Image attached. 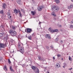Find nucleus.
Masks as SVG:
<instances>
[{"label":"nucleus","mask_w":73,"mask_h":73,"mask_svg":"<svg viewBox=\"0 0 73 73\" xmlns=\"http://www.w3.org/2000/svg\"><path fill=\"white\" fill-rule=\"evenodd\" d=\"M7 44H8V42L6 41L5 45L3 44L0 43V47L1 48H3L5 47L4 46H7Z\"/></svg>","instance_id":"nucleus-1"},{"label":"nucleus","mask_w":73,"mask_h":73,"mask_svg":"<svg viewBox=\"0 0 73 73\" xmlns=\"http://www.w3.org/2000/svg\"><path fill=\"white\" fill-rule=\"evenodd\" d=\"M54 10L56 12H57V11L59 10V7H58L56 6L54 9Z\"/></svg>","instance_id":"nucleus-2"},{"label":"nucleus","mask_w":73,"mask_h":73,"mask_svg":"<svg viewBox=\"0 0 73 73\" xmlns=\"http://www.w3.org/2000/svg\"><path fill=\"white\" fill-rule=\"evenodd\" d=\"M32 31V29L29 28L27 29V33H31Z\"/></svg>","instance_id":"nucleus-3"},{"label":"nucleus","mask_w":73,"mask_h":73,"mask_svg":"<svg viewBox=\"0 0 73 73\" xmlns=\"http://www.w3.org/2000/svg\"><path fill=\"white\" fill-rule=\"evenodd\" d=\"M17 35V32H16L15 31H14L13 32V33H12V34H11V36H15L16 35Z\"/></svg>","instance_id":"nucleus-4"},{"label":"nucleus","mask_w":73,"mask_h":73,"mask_svg":"<svg viewBox=\"0 0 73 73\" xmlns=\"http://www.w3.org/2000/svg\"><path fill=\"white\" fill-rule=\"evenodd\" d=\"M42 7L41 6H39L38 8V11H41L42 10Z\"/></svg>","instance_id":"nucleus-5"},{"label":"nucleus","mask_w":73,"mask_h":73,"mask_svg":"<svg viewBox=\"0 0 73 73\" xmlns=\"http://www.w3.org/2000/svg\"><path fill=\"white\" fill-rule=\"evenodd\" d=\"M46 38H48V39H50V36L48 34L46 35Z\"/></svg>","instance_id":"nucleus-6"},{"label":"nucleus","mask_w":73,"mask_h":73,"mask_svg":"<svg viewBox=\"0 0 73 73\" xmlns=\"http://www.w3.org/2000/svg\"><path fill=\"white\" fill-rule=\"evenodd\" d=\"M14 13H15L18 14V13H19V12H20V10H17L15 9L14 10Z\"/></svg>","instance_id":"nucleus-7"},{"label":"nucleus","mask_w":73,"mask_h":73,"mask_svg":"<svg viewBox=\"0 0 73 73\" xmlns=\"http://www.w3.org/2000/svg\"><path fill=\"white\" fill-rule=\"evenodd\" d=\"M20 52H21V53L23 54V53L24 52V48H21L20 50Z\"/></svg>","instance_id":"nucleus-8"},{"label":"nucleus","mask_w":73,"mask_h":73,"mask_svg":"<svg viewBox=\"0 0 73 73\" xmlns=\"http://www.w3.org/2000/svg\"><path fill=\"white\" fill-rule=\"evenodd\" d=\"M49 31H50L51 33H53V29H52V28L50 27L48 29Z\"/></svg>","instance_id":"nucleus-9"},{"label":"nucleus","mask_w":73,"mask_h":73,"mask_svg":"<svg viewBox=\"0 0 73 73\" xmlns=\"http://www.w3.org/2000/svg\"><path fill=\"white\" fill-rule=\"evenodd\" d=\"M49 31H50L51 33H53V29H52V28L50 27L48 29Z\"/></svg>","instance_id":"nucleus-10"},{"label":"nucleus","mask_w":73,"mask_h":73,"mask_svg":"<svg viewBox=\"0 0 73 73\" xmlns=\"http://www.w3.org/2000/svg\"><path fill=\"white\" fill-rule=\"evenodd\" d=\"M17 26H11V28L13 30H15L16 28H17Z\"/></svg>","instance_id":"nucleus-11"},{"label":"nucleus","mask_w":73,"mask_h":73,"mask_svg":"<svg viewBox=\"0 0 73 73\" xmlns=\"http://www.w3.org/2000/svg\"><path fill=\"white\" fill-rule=\"evenodd\" d=\"M5 7H6V4L4 3L3 4L2 7L3 9H5Z\"/></svg>","instance_id":"nucleus-12"},{"label":"nucleus","mask_w":73,"mask_h":73,"mask_svg":"<svg viewBox=\"0 0 73 73\" xmlns=\"http://www.w3.org/2000/svg\"><path fill=\"white\" fill-rule=\"evenodd\" d=\"M13 32V30H12V29H11L9 31V33H10V34H11V35Z\"/></svg>","instance_id":"nucleus-13"},{"label":"nucleus","mask_w":73,"mask_h":73,"mask_svg":"<svg viewBox=\"0 0 73 73\" xmlns=\"http://www.w3.org/2000/svg\"><path fill=\"white\" fill-rule=\"evenodd\" d=\"M52 15V16H56V14H55V13H54V12L53 11V12L51 13Z\"/></svg>","instance_id":"nucleus-14"},{"label":"nucleus","mask_w":73,"mask_h":73,"mask_svg":"<svg viewBox=\"0 0 73 73\" xmlns=\"http://www.w3.org/2000/svg\"><path fill=\"white\" fill-rule=\"evenodd\" d=\"M38 58L39 60H41V61H43V60H44L43 58H41L40 56H38Z\"/></svg>","instance_id":"nucleus-15"},{"label":"nucleus","mask_w":73,"mask_h":73,"mask_svg":"<svg viewBox=\"0 0 73 73\" xmlns=\"http://www.w3.org/2000/svg\"><path fill=\"white\" fill-rule=\"evenodd\" d=\"M55 1L57 4L60 3V1L59 0H55Z\"/></svg>","instance_id":"nucleus-16"},{"label":"nucleus","mask_w":73,"mask_h":73,"mask_svg":"<svg viewBox=\"0 0 73 73\" xmlns=\"http://www.w3.org/2000/svg\"><path fill=\"white\" fill-rule=\"evenodd\" d=\"M31 13L32 15H35V14L36 13V12L35 11H31Z\"/></svg>","instance_id":"nucleus-17"},{"label":"nucleus","mask_w":73,"mask_h":73,"mask_svg":"<svg viewBox=\"0 0 73 73\" xmlns=\"http://www.w3.org/2000/svg\"><path fill=\"white\" fill-rule=\"evenodd\" d=\"M34 72L35 73H39L40 71H39V69L38 68H37V71L35 70Z\"/></svg>","instance_id":"nucleus-18"},{"label":"nucleus","mask_w":73,"mask_h":73,"mask_svg":"<svg viewBox=\"0 0 73 73\" xmlns=\"http://www.w3.org/2000/svg\"><path fill=\"white\" fill-rule=\"evenodd\" d=\"M32 68L33 69V70H36V66H33L32 67Z\"/></svg>","instance_id":"nucleus-19"},{"label":"nucleus","mask_w":73,"mask_h":73,"mask_svg":"<svg viewBox=\"0 0 73 73\" xmlns=\"http://www.w3.org/2000/svg\"><path fill=\"white\" fill-rule=\"evenodd\" d=\"M3 39L4 40H6L7 41L8 39V36H7L6 37H4Z\"/></svg>","instance_id":"nucleus-20"},{"label":"nucleus","mask_w":73,"mask_h":73,"mask_svg":"<svg viewBox=\"0 0 73 73\" xmlns=\"http://www.w3.org/2000/svg\"><path fill=\"white\" fill-rule=\"evenodd\" d=\"M3 69L5 70L6 71L7 70V66H4V68H3Z\"/></svg>","instance_id":"nucleus-21"},{"label":"nucleus","mask_w":73,"mask_h":73,"mask_svg":"<svg viewBox=\"0 0 73 73\" xmlns=\"http://www.w3.org/2000/svg\"><path fill=\"white\" fill-rule=\"evenodd\" d=\"M58 31V30L57 29H56L55 30H53V33L54 32H57Z\"/></svg>","instance_id":"nucleus-22"},{"label":"nucleus","mask_w":73,"mask_h":73,"mask_svg":"<svg viewBox=\"0 0 73 73\" xmlns=\"http://www.w3.org/2000/svg\"><path fill=\"white\" fill-rule=\"evenodd\" d=\"M10 70H11V71L12 72H14V70H13L12 69V67H10Z\"/></svg>","instance_id":"nucleus-23"},{"label":"nucleus","mask_w":73,"mask_h":73,"mask_svg":"<svg viewBox=\"0 0 73 73\" xmlns=\"http://www.w3.org/2000/svg\"><path fill=\"white\" fill-rule=\"evenodd\" d=\"M19 16L21 17H22V14H21V11H20L19 12Z\"/></svg>","instance_id":"nucleus-24"},{"label":"nucleus","mask_w":73,"mask_h":73,"mask_svg":"<svg viewBox=\"0 0 73 73\" xmlns=\"http://www.w3.org/2000/svg\"><path fill=\"white\" fill-rule=\"evenodd\" d=\"M57 56L58 57H61V55L59 54H57Z\"/></svg>","instance_id":"nucleus-25"},{"label":"nucleus","mask_w":73,"mask_h":73,"mask_svg":"<svg viewBox=\"0 0 73 73\" xmlns=\"http://www.w3.org/2000/svg\"><path fill=\"white\" fill-rule=\"evenodd\" d=\"M3 13H4V11L2 10L0 11V13L1 14H3Z\"/></svg>","instance_id":"nucleus-26"},{"label":"nucleus","mask_w":73,"mask_h":73,"mask_svg":"<svg viewBox=\"0 0 73 73\" xmlns=\"http://www.w3.org/2000/svg\"><path fill=\"white\" fill-rule=\"evenodd\" d=\"M69 60L70 61H72V58H71V57H70V56H69Z\"/></svg>","instance_id":"nucleus-27"},{"label":"nucleus","mask_w":73,"mask_h":73,"mask_svg":"<svg viewBox=\"0 0 73 73\" xmlns=\"http://www.w3.org/2000/svg\"><path fill=\"white\" fill-rule=\"evenodd\" d=\"M28 38L29 39V40H32V36H29L28 37Z\"/></svg>","instance_id":"nucleus-28"},{"label":"nucleus","mask_w":73,"mask_h":73,"mask_svg":"<svg viewBox=\"0 0 73 73\" xmlns=\"http://www.w3.org/2000/svg\"><path fill=\"white\" fill-rule=\"evenodd\" d=\"M32 36L33 37H34L36 36V34L35 33H33V34H32Z\"/></svg>","instance_id":"nucleus-29"},{"label":"nucleus","mask_w":73,"mask_h":73,"mask_svg":"<svg viewBox=\"0 0 73 73\" xmlns=\"http://www.w3.org/2000/svg\"><path fill=\"white\" fill-rule=\"evenodd\" d=\"M8 62L9 64H11V62L9 59H8Z\"/></svg>","instance_id":"nucleus-30"},{"label":"nucleus","mask_w":73,"mask_h":73,"mask_svg":"<svg viewBox=\"0 0 73 73\" xmlns=\"http://www.w3.org/2000/svg\"><path fill=\"white\" fill-rule=\"evenodd\" d=\"M73 7V5L72 4H71V5L70 6V8H72Z\"/></svg>","instance_id":"nucleus-31"},{"label":"nucleus","mask_w":73,"mask_h":73,"mask_svg":"<svg viewBox=\"0 0 73 73\" xmlns=\"http://www.w3.org/2000/svg\"><path fill=\"white\" fill-rule=\"evenodd\" d=\"M18 46L19 47V48H20V46H21V44H20L19 43L18 44Z\"/></svg>","instance_id":"nucleus-32"},{"label":"nucleus","mask_w":73,"mask_h":73,"mask_svg":"<svg viewBox=\"0 0 73 73\" xmlns=\"http://www.w3.org/2000/svg\"><path fill=\"white\" fill-rule=\"evenodd\" d=\"M2 60H3V57H0V61H2Z\"/></svg>","instance_id":"nucleus-33"},{"label":"nucleus","mask_w":73,"mask_h":73,"mask_svg":"<svg viewBox=\"0 0 73 73\" xmlns=\"http://www.w3.org/2000/svg\"><path fill=\"white\" fill-rule=\"evenodd\" d=\"M7 15L8 16H10L11 15V13H10L9 12H8V13H7Z\"/></svg>","instance_id":"nucleus-34"},{"label":"nucleus","mask_w":73,"mask_h":73,"mask_svg":"<svg viewBox=\"0 0 73 73\" xmlns=\"http://www.w3.org/2000/svg\"><path fill=\"white\" fill-rule=\"evenodd\" d=\"M56 67H58V65H60V64H59L58 63L56 65Z\"/></svg>","instance_id":"nucleus-35"},{"label":"nucleus","mask_w":73,"mask_h":73,"mask_svg":"<svg viewBox=\"0 0 73 73\" xmlns=\"http://www.w3.org/2000/svg\"><path fill=\"white\" fill-rule=\"evenodd\" d=\"M18 2H18V4H20V3H21V1H20V0H18Z\"/></svg>","instance_id":"nucleus-36"},{"label":"nucleus","mask_w":73,"mask_h":73,"mask_svg":"<svg viewBox=\"0 0 73 73\" xmlns=\"http://www.w3.org/2000/svg\"><path fill=\"white\" fill-rule=\"evenodd\" d=\"M70 28H73V25H71L70 26Z\"/></svg>","instance_id":"nucleus-37"},{"label":"nucleus","mask_w":73,"mask_h":73,"mask_svg":"<svg viewBox=\"0 0 73 73\" xmlns=\"http://www.w3.org/2000/svg\"><path fill=\"white\" fill-rule=\"evenodd\" d=\"M50 47L51 48H52V49H53V46L52 45L50 46Z\"/></svg>","instance_id":"nucleus-38"},{"label":"nucleus","mask_w":73,"mask_h":73,"mask_svg":"<svg viewBox=\"0 0 73 73\" xmlns=\"http://www.w3.org/2000/svg\"><path fill=\"white\" fill-rule=\"evenodd\" d=\"M46 49H49V46H46Z\"/></svg>","instance_id":"nucleus-39"},{"label":"nucleus","mask_w":73,"mask_h":73,"mask_svg":"<svg viewBox=\"0 0 73 73\" xmlns=\"http://www.w3.org/2000/svg\"><path fill=\"white\" fill-rule=\"evenodd\" d=\"M1 35H3V34H2V33L0 34V37H1Z\"/></svg>","instance_id":"nucleus-40"},{"label":"nucleus","mask_w":73,"mask_h":73,"mask_svg":"<svg viewBox=\"0 0 73 73\" xmlns=\"http://www.w3.org/2000/svg\"><path fill=\"white\" fill-rule=\"evenodd\" d=\"M72 68H69V70H71V69H72Z\"/></svg>","instance_id":"nucleus-41"},{"label":"nucleus","mask_w":73,"mask_h":73,"mask_svg":"<svg viewBox=\"0 0 73 73\" xmlns=\"http://www.w3.org/2000/svg\"><path fill=\"white\" fill-rule=\"evenodd\" d=\"M71 23L72 24H73V20L72 21Z\"/></svg>","instance_id":"nucleus-42"},{"label":"nucleus","mask_w":73,"mask_h":73,"mask_svg":"<svg viewBox=\"0 0 73 73\" xmlns=\"http://www.w3.org/2000/svg\"><path fill=\"white\" fill-rule=\"evenodd\" d=\"M62 27V26L61 25H59V27Z\"/></svg>","instance_id":"nucleus-43"},{"label":"nucleus","mask_w":73,"mask_h":73,"mask_svg":"<svg viewBox=\"0 0 73 73\" xmlns=\"http://www.w3.org/2000/svg\"><path fill=\"white\" fill-rule=\"evenodd\" d=\"M53 58L54 60V59H55V58H54V57H53Z\"/></svg>","instance_id":"nucleus-44"},{"label":"nucleus","mask_w":73,"mask_h":73,"mask_svg":"<svg viewBox=\"0 0 73 73\" xmlns=\"http://www.w3.org/2000/svg\"><path fill=\"white\" fill-rule=\"evenodd\" d=\"M61 60H62H62H63V58H62L61 59Z\"/></svg>","instance_id":"nucleus-45"},{"label":"nucleus","mask_w":73,"mask_h":73,"mask_svg":"<svg viewBox=\"0 0 73 73\" xmlns=\"http://www.w3.org/2000/svg\"><path fill=\"white\" fill-rule=\"evenodd\" d=\"M61 42H63L62 40H61Z\"/></svg>","instance_id":"nucleus-46"},{"label":"nucleus","mask_w":73,"mask_h":73,"mask_svg":"<svg viewBox=\"0 0 73 73\" xmlns=\"http://www.w3.org/2000/svg\"><path fill=\"white\" fill-rule=\"evenodd\" d=\"M11 17H11V16H10V18H11Z\"/></svg>","instance_id":"nucleus-47"},{"label":"nucleus","mask_w":73,"mask_h":73,"mask_svg":"<svg viewBox=\"0 0 73 73\" xmlns=\"http://www.w3.org/2000/svg\"><path fill=\"white\" fill-rule=\"evenodd\" d=\"M71 1H73V0H71Z\"/></svg>","instance_id":"nucleus-48"},{"label":"nucleus","mask_w":73,"mask_h":73,"mask_svg":"<svg viewBox=\"0 0 73 73\" xmlns=\"http://www.w3.org/2000/svg\"><path fill=\"white\" fill-rule=\"evenodd\" d=\"M63 68H65V66H63Z\"/></svg>","instance_id":"nucleus-49"},{"label":"nucleus","mask_w":73,"mask_h":73,"mask_svg":"<svg viewBox=\"0 0 73 73\" xmlns=\"http://www.w3.org/2000/svg\"><path fill=\"white\" fill-rule=\"evenodd\" d=\"M41 22H39V24H40Z\"/></svg>","instance_id":"nucleus-50"},{"label":"nucleus","mask_w":73,"mask_h":73,"mask_svg":"<svg viewBox=\"0 0 73 73\" xmlns=\"http://www.w3.org/2000/svg\"><path fill=\"white\" fill-rule=\"evenodd\" d=\"M47 73H49V72H48Z\"/></svg>","instance_id":"nucleus-51"},{"label":"nucleus","mask_w":73,"mask_h":73,"mask_svg":"<svg viewBox=\"0 0 73 73\" xmlns=\"http://www.w3.org/2000/svg\"><path fill=\"white\" fill-rule=\"evenodd\" d=\"M71 73H73V72H71Z\"/></svg>","instance_id":"nucleus-52"},{"label":"nucleus","mask_w":73,"mask_h":73,"mask_svg":"<svg viewBox=\"0 0 73 73\" xmlns=\"http://www.w3.org/2000/svg\"><path fill=\"white\" fill-rule=\"evenodd\" d=\"M72 57H73V56H72Z\"/></svg>","instance_id":"nucleus-53"},{"label":"nucleus","mask_w":73,"mask_h":73,"mask_svg":"<svg viewBox=\"0 0 73 73\" xmlns=\"http://www.w3.org/2000/svg\"><path fill=\"white\" fill-rule=\"evenodd\" d=\"M67 55H68V54H67Z\"/></svg>","instance_id":"nucleus-54"},{"label":"nucleus","mask_w":73,"mask_h":73,"mask_svg":"<svg viewBox=\"0 0 73 73\" xmlns=\"http://www.w3.org/2000/svg\"><path fill=\"white\" fill-rule=\"evenodd\" d=\"M25 31H26V30H25Z\"/></svg>","instance_id":"nucleus-55"},{"label":"nucleus","mask_w":73,"mask_h":73,"mask_svg":"<svg viewBox=\"0 0 73 73\" xmlns=\"http://www.w3.org/2000/svg\"><path fill=\"white\" fill-rule=\"evenodd\" d=\"M0 50H1L0 48Z\"/></svg>","instance_id":"nucleus-56"},{"label":"nucleus","mask_w":73,"mask_h":73,"mask_svg":"<svg viewBox=\"0 0 73 73\" xmlns=\"http://www.w3.org/2000/svg\"><path fill=\"white\" fill-rule=\"evenodd\" d=\"M63 73H64V72H63Z\"/></svg>","instance_id":"nucleus-57"}]
</instances>
